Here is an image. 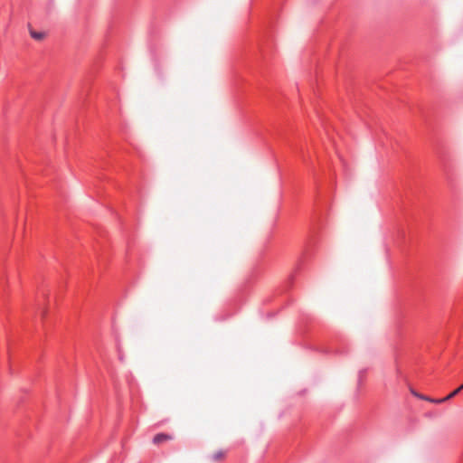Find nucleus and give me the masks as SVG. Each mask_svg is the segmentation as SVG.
Returning <instances> with one entry per match:
<instances>
[{"instance_id": "6", "label": "nucleus", "mask_w": 463, "mask_h": 463, "mask_svg": "<svg viewBox=\"0 0 463 463\" xmlns=\"http://www.w3.org/2000/svg\"><path fill=\"white\" fill-rule=\"evenodd\" d=\"M325 353H326V354H330V353H342V351H340V350L327 349V350H325Z\"/></svg>"}, {"instance_id": "5", "label": "nucleus", "mask_w": 463, "mask_h": 463, "mask_svg": "<svg viewBox=\"0 0 463 463\" xmlns=\"http://www.w3.org/2000/svg\"><path fill=\"white\" fill-rule=\"evenodd\" d=\"M419 397L420 399H422V400L430 401V402H431L433 403H437V404H439V403L447 402V400H444V398H442V399H430V398H427L425 396H419Z\"/></svg>"}, {"instance_id": "2", "label": "nucleus", "mask_w": 463, "mask_h": 463, "mask_svg": "<svg viewBox=\"0 0 463 463\" xmlns=\"http://www.w3.org/2000/svg\"><path fill=\"white\" fill-rule=\"evenodd\" d=\"M462 390H463V383L459 387L455 389L452 392H450L446 397H444V400L449 401L450 399H452L456 395H458Z\"/></svg>"}, {"instance_id": "1", "label": "nucleus", "mask_w": 463, "mask_h": 463, "mask_svg": "<svg viewBox=\"0 0 463 463\" xmlns=\"http://www.w3.org/2000/svg\"><path fill=\"white\" fill-rule=\"evenodd\" d=\"M171 439H172L171 436H169L165 433H158L154 437L153 442H154V444L159 445V444L163 443L164 441L169 440Z\"/></svg>"}, {"instance_id": "3", "label": "nucleus", "mask_w": 463, "mask_h": 463, "mask_svg": "<svg viewBox=\"0 0 463 463\" xmlns=\"http://www.w3.org/2000/svg\"><path fill=\"white\" fill-rule=\"evenodd\" d=\"M30 34L33 39L37 41L43 40L45 36V33L43 32L30 31Z\"/></svg>"}, {"instance_id": "4", "label": "nucleus", "mask_w": 463, "mask_h": 463, "mask_svg": "<svg viewBox=\"0 0 463 463\" xmlns=\"http://www.w3.org/2000/svg\"><path fill=\"white\" fill-rule=\"evenodd\" d=\"M224 457H225V452H224V451H222V450H219V451L215 452V453L212 456V458H213V460H214V461H219V460L222 459Z\"/></svg>"}, {"instance_id": "7", "label": "nucleus", "mask_w": 463, "mask_h": 463, "mask_svg": "<svg viewBox=\"0 0 463 463\" xmlns=\"http://www.w3.org/2000/svg\"><path fill=\"white\" fill-rule=\"evenodd\" d=\"M363 373H364V372H363V371H360V372H359V377H360V379L362 378Z\"/></svg>"}]
</instances>
